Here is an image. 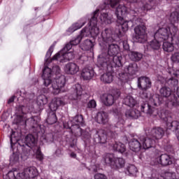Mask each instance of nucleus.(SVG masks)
<instances>
[{
    "mask_svg": "<svg viewBox=\"0 0 179 179\" xmlns=\"http://www.w3.org/2000/svg\"><path fill=\"white\" fill-rule=\"evenodd\" d=\"M129 57L131 61L136 62L138 61H141V59L143 57V55L138 52H130L129 53Z\"/></svg>",
    "mask_w": 179,
    "mask_h": 179,
    "instance_id": "c9c22d12",
    "label": "nucleus"
},
{
    "mask_svg": "<svg viewBox=\"0 0 179 179\" xmlns=\"http://www.w3.org/2000/svg\"><path fill=\"white\" fill-rule=\"evenodd\" d=\"M120 3H121V0H108L107 1L108 5H110L112 8H115V6Z\"/></svg>",
    "mask_w": 179,
    "mask_h": 179,
    "instance_id": "3c124183",
    "label": "nucleus"
},
{
    "mask_svg": "<svg viewBox=\"0 0 179 179\" xmlns=\"http://www.w3.org/2000/svg\"><path fill=\"white\" fill-rule=\"evenodd\" d=\"M169 20L171 23V26H176V23H178V20H179L178 13L173 12L169 17Z\"/></svg>",
    "mask_w": 179,
    "mask_h": 179,
    "instance_id": "58836bf2",
    "label": "nucleus"
},
{
    "mask_svg": "<svg viewBox=\"0 0 179 179\" xmlns=\"http://www.w3.org/2000/svg\"><path fill=\"white\" fill-rule=\"evenodd\" d=\"M125 117L126 118H129V120H137L141 117V111L139 109H127L125 111Z\"/></svg>",
    "mask_w": 179,
    "mask_h": 179,
    "instance_id": "a878e982",
    "label": "nucleus"
},
{
    "mask_svg": "<svg viewBox=\"0 0 179 179\" xmlns=\"http://www.w3.org/2000/svg\"><path fill=\"white\" fill-rule=\"evenodd\" d=\"M123 47L124 50H129V45L127 44V42H123Z\"/></svg>",
    "mask_w": 179,
    "mask_h": 179,
    "instance_id": "338daca9",
    "label": "nucleus"
},
{
    "mask_svg": "<svg viewBox=\"0 0 179 179\" xmlns=\"http://www.w3.org/2000/svg\"><path fill=\"white\" fill-rule=\"evenodd\" d=\"M138 173V169L134 164H129L126 168V174L127 176H136Z\"/></svg>",
    "mask_w": 179,
    "mask_h": 179,
    "instance_id": "e433bc0d",
    "label": "nucleus"
},
{
    "mask_svg": "<svg viewBox=\"0 0 179 179\" xmlns=\"http://www.w3.org/2000/svg\"><path fill=\"white\" fill-rule=\"evenodd\" d=\"M148 1V0H145ZM141 5V7L139 8H135L134 10H131L130 13L133 15L134 17L130 21H122L124 19V15H125L127 12V6L125 5L120 4L115 10V15L118 19V20H121V23L117 26L116 29V34H117V37L121 38L124 34H125L126 31H128V29L129 26H136V24H138L137 27L134 28V40L136 43H146L148 41V34L146 33V26L143 24H141L142 20L138 17V13H141V15H145V11L150 10V9H153L155 6V1H143V0L139 3Z\"/></svg>",
    "mask_w": 179,
    "mask_h": 179,
    "instance_id": "f257e3e1",
    "label": "nucleus"
},
{
    "mask_svg": "<svg viewBox=\"0 0 179 179\" xmlns=\"http://www.w3.org/2000/svg\"><path fill=\"white\" fill-rule=\"evenodd\" d=\"M25 173L28 178H38V170L35 166H29L26 168Z\"/></svg>",
    "mask_w": 179,
    "mask_h": 179,
    "instance_id": "7c9ffc66",
    "label": "nucleus"
},
{
    "mask_svg": "<svg viewBox=\"0 0 179 179\" xmlns=\"http://www.w3.org/2000/svg\"><path fill=\"white\" fill-rule=\"evenodd\" d=\"M36 158L37 159V160H39V162H43V159H44V155L41 152L40 147H38L36 150Z\"/></svg>",
    "mask_w": 179,
    "mask_h": 179,
    "instance_id": "09e8293b",
    "label": "nucleus"
},
{
    "mask_svg": "<svg viewBox=\"0 0 179 179\" xmlns=\"http://www.w3.org/2000/svg\"><path fill=\"white\" fill-rule=\"evenodd\" d=\"M58 121V118L57 117V114L55 112H50L48 114V118L46 119V122L49 124V125H52V124H55Z\"/></svg>",
    "mask_w": 179,
    "mask_h": 179,
    "instance_id": "f704fd0d",
    "label": "nucleus"
},
{
    "mask_svg": "<svg viewBox=\"0 0 179 179\" xmlns=\"http://www.w3.org/2000/svg\"><path fill=\"white\" fill-rule=\"evenodd\" d=\"M64 72L67 75H75L76 73H80L79 68H65Z\"/></svg>",
    "mask_w": 179,
    "mask_h": 179,
    "instance_id": "37998d69",
    "label": "nucleus"
},
{
    "mask_svg": "<svg viewBox=\"0 0 179 179\" xmlns=\"http://www.w3.org/2000/svg\"><path fill=\"white\" fill-rule=\"evenodd\" d=\"M80 75L84 80H90L96 75V72L93 69L84 68L82 69Z\"/></svg>",
    "mask_w": 179,
    "mask_h": 179,
    "instance_id": "5701e85b",
    "label": "nucleus"
},
{
    "mask_svg": "<svg viewBox=\"0 0 179 179\" xmlns=\"http://www.w3.org/2000/svg\"><path fill=\"white\" fill-rule=\"evenodd\" d=\"M99 19L102 23L105 24H111L113 23L111 15H109L107 13L101 12Z\"/></svg>",
    "mask_w": 179,
    "mask_h": 179,
    "instance_id": "72a5a7b5",
    "label": "nucleus"
},
{
    "mask_svg": "<svg viewBox=\"0 0 179 179\" xmlns=\"http://www.w3.org/2000/svg\"><path fill=\"white\" fill-rule=\"evenodd\" d=\"M177 31H178L177 25H172L166 28H160L155 32L154 38L161 42L166 41L169 38L171 39V41H173V37L177 34Z\"/></svg>",
    "mask_w": 179,
    "mask_h": 179,
    "instance_id": "6e6552de",
    "label": "nucleus"
},
{
    "mask_svg": "<svg viewBox=\"0 0 179 179\" xmlns=\"http://www.w3.org/2000/svg\"><path fill=\"white\" fill-rule=\"evenodd\" d=\"M159 93L162 97L168 98V102H166L167 107L173 108L179 106L178 98L176 95L171 94V89L163 87L159 90Z\"/></svg>",
    "mask_w": 179,
    "mask_h": 179,
    "instance_id": "1a4fd4ad",
    "label": "nucleus"
},
{
    "mask_svg": "<svg viewBox=\"0 0 179 179\" xmlns=\"http://www.w3.org/2000/svg\"><path fill=\"white\" fill-rule=\"evenodd\" d=\"M78 66H76V64L75 63H69L66 65V68H76Z\"/></svg>",
    "mask_w": 179,
    "mask_h": 179,
    "instance_id": "052dcab7",
    "label": "nucleus"
},
{
    "mask_svg": "<svg viewBox=\"0 0 179 179\" xmlns=\"http://www.w3.org/2000/svg\"><path fill=\"white\" fill-rule=\"evenodd\" d=\"M137 86L140 90H148L152 87V81L146 76H141L138 78Z\"/></svg>",
    "mask_w": 179,
    "mask_h": 179,
    "instance_id": "dca6fc26",
    "label": "nucleus"
},
{
    "mask_svg": "<svg viewBox=\"0 0 179 179\" xmlns=\"http://www.w3.org/2000/svg\"><path fill=\"white\" fill-rule=\"evenodd\" d=\"M150 134L155 139H162L164 136V130L162 127L153 128Z\"/></svg>",
    "mask_w": 179,
    "mask_h": 179,
    "instance_id": "bb28decb",
    "label": "nucleus"
},
{
    "mask_svg": "<svg viewBox=\"0 0 179 179\" xmlns=\"http://www.w3.org/2000/svg\"><path fill=\"white\" fill-rule=\"evenodd\" d=\"M67 125L68 128L71 131H75V128H76L77 131L80 132V126L83 127V116L82 115H76L73 120L67 122Z\"/></svg>",
    "mask_w": 179,
    "mask_h": 179,
    "instance_id": "ddd939ff",
    "label": "nucleus"
},
{
    "mask_svg": "<svg viewBox=\"0 0 179 179\" xmlns=\"http://www.w3.org/2000/svg\"><path fill=\"white\" fill-rule=\"evenodd\" d=\"M103 71L106 73L101 76V80L103 83H111L114 79V76H117L119 80L122 82V83H127L129 80H132V79L138 76L139 73V70L136 68H126L124 70L122 69H99V73H101Z\"/></svg>",
    "mask_w": 179,
    "mask_h": 179,
    "instance_id": "20e7f679",
    "label": "nucleus"
},
{
    "mask_svg": "<svg viewBox=\"0 0 179 179\" xmlns=\"http://www.w3.org/2000/svg\"><path fill=\"white\" fill-rule=\"evenodd\" d=\"M162 48L166 52H172V51H174V45L173 43L167 41L164 42Z\"/></svg>",
    "mask_w": 179,
    "mask_h": 179,
    "instance_id": "a19ab883",
    "label": "nucleus"
},
{
    "mask_svg": "<svg viewBox=\"0 0 179 179\" xmlns=\"http://www.w3.org/2000/svg\"><path fill=\"white\" fill-rule=\"evenodd\" d=\"M96 122L103 125L108 122V113L104 111L98 112L96 114Z\"/></svg>",
    "mask_w": 179,
    "mask_h": 179,
    "instance_id": "c85d7f7f",
    "label": "nucleus"
},
{
    "mask_svg": "<svg viewBox=\"0 0 179 179\" xmlns=\"http://www.w3.org/2000/svg\"><path fill=\"white\" fill-rule=\"evenodd\" d=\"M129 146L130 150H132V152H139L141 149H142V142H141V140H139V136L138 138H132L129 142Z\"/></svg>",
    "mask_w": 179,
    "mask_h": 179,
    "instance_id": "412c9836",
    "label": "nucleus"
},
{
    "mask_svg": "<svg viewBox=\"0 0 179 179\" xmlns=\"http://www.w3.org/2000/svg\"><path fill=\"white\" fill-rule=\"evenodd\" d=\"M34 94H27L24 99V102L26 103L24 106H20L17 107V110L20 114H29L33 111V103L34 102Z\"/></svg>",
    "mask_w": 179,
    "mask_h": 179,
    "instance_id": "9b49d317",
    "label": "nucleus"
},
{
    "mask_svg": "<svg viewBox=\"0 0 179 179\" xmlns=\"http://www.w3.org/2000/svg\"><path fill=\"white\" fill-rule=\"evenodd\" d=\"M53 51H54V45H51L45 55V59H50V58Z\"/></svg>",
    "mask_w": 179,
    "mask_h": 179,
    "instance_id": "864d4df0",
    "label": "nucleus"
},
{
    "mask_svg": "<svg viewBox=\"0 0 179 179\" xmlns=\"http://www.w3.org/2000/svg\"><path fill=\"white\" fill-rule=\"evenodd\" d=\"M73 89L74 92L69 96L70 100L74 101V103H78L79 100L82 99V93L83 92V89L82 88V85L80 84H76Z\"/></svg>",
    "mask_w": 179,
    "mask_h": 179,
    "instance_id": "f3484780",
    "label": "nucleus"
},
{
    "mask_svg": "<svg viewBox=\"0 0 179 179\" xmlns=\"http://www.w3.org/2000/svg\"><path fill=\"white\" fill-rule=\"evenodd\" d=\"M120 94L121 93H120V92H117L116 96H114L111 94H104L101 96L102 103H103L105 106H112L114 104L115 100L120 97Z\"/></svg>",
    "mask_w": 179,
    "mask_h": 179,
    "instance_id": "a211bd4d",
    "label": "nucleus"
},
{
    "mask_svg": "<svg viewBox=\"0 0 179 179\" xmlns=\"http://www.w3.org/2000/svg\"><path fill=\"white\" fill-rule=\"evenodd\" d=\"M161 43L162 41H159V39L155 38L149 43L148 45L152 50H159L162 45Z\"/></svg>",
    "mask_w": 179,
    "mask_h": 179,
    "instance_id": "ea45409f",
    "label": "nucleus"
},
{
    "mask_svg": "<svg viewBox=\"0 0 179 179\" xmlns=\"http://www.w3.org/2000/svg\"><path fill=\"white\" fill-rule=\"evenodd\" d=\"M55 155H56V156H57V157H59L60 156H62V150H61V149H57L55 151Z\"/></svg>",
    "mask_w": 179,
    "mask_h": 179,
    "instance_id": "0e129e2a",
    "label": "nucleus"
},
{
    "mask_svg": "<svg viewBox=\"0 0 179 179\" xmlns=\"http://www.w3.org/2000/svg\"><path fill=\"white\" fill-rule=\"evenodd\" d=\"M125 166V160L121 157H115L112 169L118 170Z\"/></svg>",
    "mask_w": 179,
    "mask_h": 179,
    "instance_id": "2f4dec72",
    "label": "nucleus"
},
{
    "mask_svg": "<svg viewBox=\"0 0 179 179\" xmlns=\"http://www.w3.org/2000/svg\"><path fill=\"white\" fill-rule=\"evenodd\" d=\"M10 148L11 149H15L14 146H20L22 150H24V148H33V146H36V143H37V140L34 137V136L31 134H28L25 137L24 143L22 144V140L20 139V136H19V133L16 131H11V134L10 136Z\"/></svg>",
    "mask_w": 179,
    "mask_h": 179,
    "instance_id": "0eeeda50",
    "label": "nucleus"
},
{
    "mask_svg": "<svg viewBox=\"0 0 179 179\" xmlns=\"http://www.w3.org/2000/svg\"><path fill=\"white\" fill-rule=\"evenodd\" d=\"M80 135L84 136L85 139H90V138H92V136L89 134V133H81Z\"/></svg>",
    "mask_w": 179,
    "mask_h": 179,
    "instance_id": "e2e57ef3",
    "label": "nucleus"
},
{
    "mask_svg": "<svg viewBox=\"0 0 179 179\" xmlns=\"http://www.w3.org/2000/svg\"><path fill=\"white\" fill-rule=\"evenodd\" d=\"M0 169L3 173V179H15V173L13 172V171H9V167H8V165L0 164Z\"/></svg>",
    "mask_w": 179,
    "mask_h": 179,
    "instance_id": "393cba45",
    "label": "nucleus"
},
{
    "mask_svg": "<svg viewBox=\"0 0 179 179\" xmlns=\"http://www.w3.org/2000/svg\"><path fill=\"white\" fill-rule=\"evenodd\" d=\"M59 64V60L54 59V57L52 59H45L43 68H49L50 64Z\"/></svg>",
    "mask_w": 179,
    "mask_h": 179,
    "instance_id": "c03bdc74",
    "label": "nucleus"
},
{
    "mask_svg": "<svg viewBox=\"0 0 179 179\" xmlns=\"http://www.w3.org/2000/svg\"><path fill=\"white\" fill-rule=\"evenodd\" d=\"M38 122H40V118L38 116H32L25 120L24 124L27 127H31V128H37L38 127Z\"/></svg>",
    "mask_w": 179,
    "mask_h": 179,
    "instance_id": "cd10ccee",
    "label": "nucleus"
},
{
    "mask_svg": "<svg viewBox=\"0 0 179 179\" xmlns=\"http://www.w3.org/2000/svg\"><path fill=\"white\" fill-rule=\"evenodd\" d=\"M152 162H154V163L152 164L154 165L161 164V166H170V164H173L170 156L167 154H162L159 150H155V155Z\"/></svg>",
    "mask_w": 179,
    "mask_h": 179,
    "instance_id": "f8f14e48",
    "label": "nucleus"
},
{
    "mask_svg": "<svg viewBox=\"0 0 179 179\" xmlns=\"http://www.w3.org/2000/svg\"><path fill=\"white\" fill-rule=\"evenodd\" d=\"M94 179H107V177L103 173H96L94 176Z\"/></svg>",
    "mask_w": 179,
    "mask_h": 179,
    "instance_id": "4d7b16f0",
    "label": "nucleus"
},
{
    "mask_svg": "<svg viewBox=\"0 0 179 179\" xmlns=\"http://www.w3.org/2000/svg\"><path fill=\"white\" fill-rule=\"evenodd\" d=\"M166 85H169V86H171V87H174L178 85V80L174 78H171L169 79H166Z\"/></svg>",
    "mask_w": 179,
    "mask_h": 179,
    "instance_id": "a18cd8bd",
    "label": "nucleus"
},
{
    "mask_svg": "<svg viewBox=\"0 0 179 179\" xmlns=\"http://www.w3.org/2000/svg\"><path fill=\"white\" fill-rule=\"evenodd\" d=\"M124 103L129 107H136L142 113H145L147 117L150 118H156L159 114V109L153 107L160 104V98L158 94H153L148 100V103L144 101H141L139 103L134 99L131 95L127 96L124 99Z\"/></svg>",
    "mask_w": 179,
    "mask_h": 179,
    "instance_id": "39448f33",
    "label": "nucleus"
},
{
    "mask_svg": "<svg viewBox=\"0 0 179 179\" xmlns=\"http://www.w3.org/2000/svg\"><path fill=\"white\" fill-rule=\"evenodd\" d=\"M168 72L169 75H173L174 76H178L179 75V70H178L177 68H169Z\"/></svg>",
    "mask_w": 179,
    "mask_h": 179,
    "instance_id": "8fccbe9b",
    "label": "nucleus"
},
{
    "mask_svg": "<svg viewBox=\"0 0 179 179\" xmlns=\"http://www.w3.org/2000/svg\"><path fill=\"white\" fill-rule=\"evenodd\" d=\"M75 58V55L72 52L60 51L53 56V59L59 61V64L71 61Z\"/></svg>",
    "mask_w": 179,
    "mask_h": 179,
    "instance_id": "2eb2a0df",
    "label": "nucleus"
},
{
    "mask_svg": "<svg viewBox=\"0 0 179 179\" xmlns=\"http://www.w3.org/2000/svg\"><path fill=\"white\" fill-rule=\"evenodd\" d=\"M87 20V17H83L80 20H78L77 22L73 24V26L70 27L67 31L71 34V33H73V31H76V30H78V29H81V27H83L85 24H86V22Z\"/></svg>",
    "mask_w": 179,
    "mask_h": 179,
    "instance_id": "b1692460",
    "label": "nucleus"
},
{
    "mask_svg": "<svg viewBox=\"0 0 179 179\" xmlns=\"http://www.w3.org/2000/svg\"><path fill=\"white\" fill-rule=\"evenodd\" d=\"M29 179V177L27 176V173H26V171L24 170L22 172H20L17 173L16 176H15L14 179Z\"/></svg>",
    "mask_w": 179,
    "mask_h": 179,
    "instance_id": "49530a36",
    "label": "nucleus"
},
{
    "mask_svg": "<svg viewBox=\"0 0 179 179\" xmlns=\"http://www.w3.org/2000/svg\"><path fill=\"white\" fill-rule=\"evenodd\" d=\"M48 103V98L45 96L44 94H41L37 97L36 104L38 106L41 110L44 108V106Z\"/></svg>",
    "mask_w": 179,
    "mask_h": 179,
    "instance_id": "473e14b6",
    "label": "nucleus"
},
{
    "mask_svg": "<svg viewBox=\"0 0 179 179\" xmlns=\"http://www.w3.org/2000/svg\"><path fill=\"white\" fill-rule=\"evenodd\" d=\"M99 10H96L92 14L89 23L90 28H84L78 37L70 41L72 45H78L83 37H89V36H92L93 38H96V37L99 36V33H100L99 27H97V16H99Z\"/></svg>",
    "mask_w": 179,
    "mask_h": 179,
    "instance_id": "423d86ee",
    "label": "nucleus"
},
{
    "mask_svg": "<svg viewBox=\"0 0 179 179\" xmlns=\"http://www.w3.org/2000/svg\"><path fill=\"white\" fill-rule=\"evenodd\" d=\"M43 139L47 143H51L52 142H54V134H52V133H49L43 137Z\"/></svg>",
    "mask_w": 179,
    "mask_h": 179,
    "instance_id": "de8ad7c7",
    "label": "nucleus"
},
{
    "mask_svg": "<svg viewBox=\"0 0 179 179\" xmlns=\"http://www.w3.org/2000/svg\"><path fill=\"white\" fill-rule=\"evenodd\" d=\"M90 170L92 171V173H97L98 168L96 165H92Z\"/></svg>",
    "mask_w": 179,
    "mask_h": 179,
    "instance_id": "680f3d73",
    "label": "nucleus"
},
{
    "mask_svg": "<svg viewBox=\"0 0 179 179\" xmlns=\"http://www.w3.org/2000/svg\"><path fill=\"white\" fill-rule=\"evenodd\" d=\"M115 160V157L113 153H106L103 155V161L107 165L113 169L114 162Z\"/></svg>",
    "mask_w": 179,
    "mask_h": 179,
    "instance_id": "c756f323",
    "label": "nucleus"
},
{
    "mask_svg": "<svg viewBox=\"0 0 179 179\" xmlns=\"http://www.w3.org/2000/svg\"><path fill=\"white\" fill-rule=\"evenodd\" d=\"M19 152H13L10 156V164H11V166H13V164H17V163H19Z\"/></svg>",
    "mask_w": 179,
    "mask_h": 179,
    "instance_id": "79ce46f5",
    "label": "nucleus"
},
{
    "mask_svg": "<svg viewBox=\"0 0 179 179\" xmlns=\"http://www.w3.org/2000/svg\"><path fill=\"white\" fill-rule=\"evenodd\" d=\"M42 79L43 85L48 87L49 85H52L53 94H59V93L65 92V85L66 83V78L61 74V69L45 68L43 70Z\"/></svg>",
    "mask_w": 179,
    "mask_h": 179,
    "instance_id": "7ed1b4c3",
    "label": "nucleus"
},
{
    "mask_svg": "<svg viewBox=\"0 0 179 179\" xmlns=\"http://www.w3.org/2000/svg\"><path fill=\"white\" fill-rule=\"evenodd\" d=\"M83 50H85L86 51H89V50H92L93 47H94V43L92 41V40L86 39L83 45Z\"/></svg>",
    "mask_w": 179,
    "mask_h": 179,
    "instance_id": "4c0bfd02",
    "label": "nucleus"
},
{
    "mask_svg": "<svg viewBox=\"0 0 179 179\" xmlns=\"http://www.w3.org/2000/svg\"><path fill=\"white\" fill-rule=\"evenodd\" d=\"M175 167H176L177 173H179V159L176 160Z\"/></svg>",
    "mask_w": 179,
    "mask_h": 179,
    "instance_id": "69168bd1",
    "label": "nucleus"
},
{
    "mask_svg": "<svg viewBox=\"0 0 179 179\" xmlns=\"http://www.w3.org/2000/svg\"><path fill=\"white\" fill-rule=\"evenodd\" d=\"M138 139L141 142L143 149H150L156 146V140L150 134L147 136H139Z\"/></svg>",
    "mask_w": 179,
    "mask_h": 179,
    "instance_id": "4468645a",
    "label": "nucleus"
},
{
    "mask_svg": "<svg viewBox=\"0 0 179 179\" xmlns=\"http://www.w3.org/2000/svg\"><path fill=\"white\" fill-rule=\"evenodd\" d=\"M140 96L141 99H148V90H141Z\"/></svg>",
    "mask_w": 179,
    "mask_h": 179,
    "instance_id": "13d9d810",
    "label": "nucleus"
},
{
    "mask_svg": "<svg viewBox=\"0 0 179 179\" xmlns=\"http://www.w3.org/2000/svg\"><path fill=\"white\" fill-rule=\"evenodd\" d=\"M73 45L70 42L69 43H67L65 47L60 51L68 52L70 50L72 49Z\"/></svg>",
    "mask_w": 179,
    "mask_h": 179,
    "instance_id": "6e6d98bb",
    "label": "nucleus"
},
{
    "mask_svg": "<svg viewBox=\"0 0 179 179\" xmlns=\"http://www.w3.org/2000/svg\"><path fill=\"white\" fill-rule=\"evenodd\" d=\"M60 106H65V102L61 98H54L49 103V108L52 113H55Z\"/></svg>",
    "mask_w": 179,
    "mask_h": 179,
    "instance_id": "aec40b11",
    "label": "nucleus"
},
{
    "mask_svg": "<svg viewBox=\"0 0 179 179\" xmlns=\"http://www.w3.org/2000/svg\"><path fill=\"white\" fill-rule=\"evenodd\" d=\"M157 78H158V80L159 82H161V83H162V84L166 83V82H167V78H165L164 77H163L162 76H159L157 77Z\"/></svg>",
    "mask_w": 179,
    "mask_h": 179,
    "instance_id": "bf43d9fd",
    "label": "nucleus"
},
{
    "mask_svg": "<svg viewBox=\"0 0 179 179\" xmlns=\"http://www.w3.org/2000/svg\"><path fill=\"white\" fill-rule=\"evenodd\" d=\"M100 47L103 50L107 48L108 54L102 53L99 55L97 60L98 68H113V63L120 61L117 56L120 54V46L114 43L115 39L113 37V30L110 28L106 29L98 37Z\"/></svg>",
    "mask_w": 179,
    "mask_h": 179,
    "instance_id": "f03ea898",
    "label": "nucleus"
},
{
    "mask_svg": "<svg viewBox=\"0 0 179 179\" xmlns=\"http://www.w3.org/2000/svg\"><path fill=\"white\" fill-rule=\"evenodd\" d=\"M13 101H15V96L10 97V98L8 99V104H10V103H13Z\"/></svg>",
    "mask_w": 179,
    "mask_h": 179,
    "instance_id": "774afa93",
    "label": "nucleus"
},
{
    "mask_svg": "<svg viewBox=\"0 0 179 179\" xmlns=\"http://www.w3.org/2000/svg\"><path fill=\"white\" fill-rule=\"evenodd\" d=\"M112 113L115 115H117V122L115 124V127L120 128V129H122L125 124V119H124V115H122V113H121V111H120V109L117 108L112 109Z\"/></svg>",
    "mask_w": 179,
    "mask_h": 179,
    "instance_id": "6ab92c4d",
    "label": "nucleus"
},
{
    "mask_svg": "<svg viewBox=\"0 0 179 179\" xmlns=\"http://www.w3.org/2000/svg\"><path fill=\"white\" fill-rule=\"evenodd\" d=\"M92 135L94 141L95 143H107V137L110 136V138H116L117 133L113 131H109L108 134L104 130H94L92 131Z\"/></svg>",
    "mask_w": 179,
    "mask_h": 179,
    "instance_id": "9d476101",
    "label": "nucleus"
},
{
    "mask_svg": "<svg viewBox=\"0 0 179 179\" xmlns=\"http://www.w3.org/2000/svg\"><path fill=\"white\" fill-rule=\"evenodd\" d=\"M109 149L114 150V152H119L120 153H124L125 152V145L121 142L114 141L113 143H108Z\"/></svg>",
    "mask_w": 179,
    "mask_h": 179,
    "instance_id": "4be33fe9",
    "label": "nucleus"
},
{
    "mask_svg": "<svg viewBox=\"0 0 179 179\" xmlns=\"http://www.w3.org/2000/svg\"><path fill=\"white\" fill-rule=\"evenodd\" d=\"M171 60L173 62H176L179 64V52H175L171 56Z\"/></svg>",
    "mask_w": 179,
    "mask_h": 179,
    "instance_id": "603ef678",
    "label": "nucleus"
},
{
    "mask_svg": "<svg viewBox=\"0 0 179 179\" xmlns=\"http://www.w3.org/2000/svg\"><path fill=\"white\" fill-rule=\"evenodd\" d=\"M97 106V103L94 101V99L90 100L87 103L88 108H96Z\"/></svg>",
    "mask_w": 179,
    "mask_h": 179,
    "instance_id": "5fc2aeb1",
    "label": "nucleus"
}]
</instances>
